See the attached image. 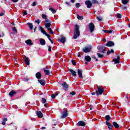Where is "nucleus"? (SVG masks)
<instances>
[{"label": "nucleus", "mask_w": 130, "mask_h": 130, "mask_svg": "<svg viewBox=\"0 0 130 130\" xmlns=\"http://www.w3.org/2000/svg\"><path fill=\"white\" fill-rule=\"evenodd\" d=\"M80 26L78 24L75 25V33L73 36L74 39H77L80 36Z\"/></svg>", "instance_id": "f257e3e1"}, {"label": "nucleus", "mask_w": 130, "mask_h": 130, "mask_svg": "<svg viewBox=\"0 0 130 130\" xmlns=\"http://www.w3.org/2000/svg\"><path fill=\"white\" fill-rule=\"evenodd\" d=\"M104 92V89L101 86H98V90H96L95 93L96 94V96H98L99 95H102Z\"/></svg>", "instance_id": "f03ea898"}, {"label": "nucleus", "mask_w": 130, "mask_h": 130, "mask_svg": "<svg viewBox=\"0 0 130 130\" xmlns=\"http://www.w3.org/2000/svg\"><path fill=\"white\" fill-rule=\"evenodd\" d=\"M68 116L69 113L68 112V110L67 109H63L62 115L61 116V118H66V117H68Z\"/></svg>", "instance_id": "7ed1b4c3"}, {"label": "nucleus", "mask_w": 130, "mask_h": 130, "mask_svg": "<svg viewBox=\"0 0 130 130\" xmlns=\"http://www.w3.org/2000/svg\"><path fill=\"white\" fill-rule=\"evenodd\" d=\"M39 27L40 28V30L41 31L42 33H43L44 35H45L46 36H47L48 39H50V35L47 34V32H46L45 30H43V27H42V26H41V25L39 26Z\"/></svg>", "instance_id": "20e7f679"}, {"label": "nucleus", "mask_w": 130, "mask_h": 130, "mask_svg": "<svg viewBox=\"0 0 130 130\" xmlns=\"http://www.w3.org/2000/svg\"><path fill=\"white\" fill-rule=\"evenodd\" d=\"M91 50L92 46H89L88 47H84V48L82 50V51H83V52L85 53H88V52H90Z\"/></svg>", "instance_id": "39448f33"}, {"label": "nucleus", "mask_w": 130, "mask_h": 130, "mask_svg": "<svg viewBox=\"0 0 130 130\" xmlns=\"http://www.w3.org/2000/svg\"><path fill=\"white\" fill-rule=\"evenodd\" d=\"M85 4L86 6H87V8L88 9H91L92 8V6H93L92 3H91V1H90L89 0L85 1Z\"/></svg>", "instance_id": "423d86ee"}, {"label": "nucleus", "mask_w": 130, "mask_h": 130, "mask_svg": "<svg viewBox=\"0 0 130 130\" xmlns=\"http://www.w3.org/2000/svg\"><path fill=\"white\" fill-rule=\"evenodd\" d=\"M89 28L90 31V33H93V31H94V30H95V25H94V23H89Z\"/></svg>", "instance_id": "0eeeda50"}, {"label": "nucleus", "mask_w": 130, "mask_h": 130, "mask_svg": "<svg viewBox=\"0 0 130 130\" xmlns=\"http://www.w3.org/2000/svg\"><path fill=\"white\" fill-rule=\"evenodd\" d=\"M17 93H18V91L13 90L9 93V95L10 97H14V96L17 94Z\"/></svg>", "instance_id": "6e6552de"}, {"label": "nucleus", "mask_w": 130, "mask_h": 130, "mask_svg": "<svg viewBox=\"0 0 130 130\" xmlns=\"http://www.w3.org/2000/svg\"><path fill=\"white\" fill-rule=\"evenodd\" d=\"M78 75L80 79H83V70L82 69L77 70Z\"/></svg>", "instance_id": "1a4fd4ad"}, {"label": "nucleus", "mask_w": 130, "mask_h": 130, "mask_svg": "<svg viewBox=\"0 0 130 130\" xmlns=\"http://www.w3.org/2000/svg\"><path fill=\"white\" fill-rule=\"evenodd\" d=\"M106 46L108 47H112V46H114V42L109 41L107 42V44H106Z\"/></svg>", "instance_id": "9d476101"}, {"label": "nucleus", "mask_w": 130, "mask_h": 130, "mask_svg": "<svg viewBox=\"0 0 130 130\" xmlns=\"http://www.w3.org/2000/svg\"><path fill=\"white\" fill-rule=\"evenodd\" d=\"M62 86L63 87V89L65 90V91H67L69 89V85L67 84V82H64L62 83Z\"/></svg>", "instance_id": "9b49d317"}, {"label": "nucleus", "mask_w": 130, "mask_h": 130, "mask_svg": "<svg viewBox=\"0 0 130 130\" xmlns=\"http://www.w3.org/2000/svg\"><path fill=\"white\" fill-rule=\"evenodd\" d=\"M106 124L108 126V128H109V130H112L113 125L111 124V123H109L108 121H106Z\"/></svg>", "instance_id": "f8f14e48"}, {"label": "nucleus", "mask_w": 130, "mask_h": 130, "mask_svg": "<svg viewBox=\"0 0 130 130\" xmlns=\"http://www.w3.org/2000/svg\"><path fill=\"white\" fill-rule=\"evenodd\" d=\"M58 41H59L61 43H63V44H64L66 43V38L63 37V36H61V39L58 40Z\"/></svg>", "instance_id": "ddd939ff"}, {"label": "nucleus", "mask_w": 130, "mask_h": 130, "mask_svg": "<svg viewBox=\"0 0 130 130\" xmlns=\"http://www.w3.org/2000/svg\"><path fill=\"white\" fill-rule=\"evenodd\" d=\"M37 116L39 118H42L43 117V114L40 111H37Z\"/></svg>", "instance_id": "4468645a"}, {"label": "nucleus", "mask_w": 130, "mask_h": 130, "mask_svg": "<svg viewBox=\"0 0 130 130\" xmlns=\"http://www.w3.org/2000/svg\"><path fill=\"white\" fill-rule=\"evenodd\" d=\"M77 125L78 126H85V125H86V123L83 121H80L77 123Z\"/></svg>", "instance_id": "2eb2a0df"}, {"label": "nucleus", "mask_w": 130, "mask_h": 130, "mask_svg": "<svg viewBox=\"0 0 130 130\" xmlns=\"http://www.w3.org/2000/svg\"><path fill=\"white\" fill-rule=\"evenodd\" d=\"M84 59L87 62H90V61H91V60L92 59V58H91V57L90 56L86 55V56H85Z\"/></svg>", "instance_id": "dca6fc26"}, {"label": "nucleus", "mask_w": 130, "mask_h": 130, "mask_svg": "<svg viewBox=\"0 0 130 130\" xmlns=\"http://www.w3.org/2000/svg\"><path fill=\"white\" fill-rule=\"evenodd\" d=\"M69 72L71 73L73 77H77V72L76 71H74L73 69H69Z\"/></svg>", "instance_id": "f3484780"}, {"label": "nucleus", "mask_w": 130, "mask_h": 130, "mask_svg": "<svg viewBox=\"0 0 130 130\" xmlns=\"http://www.w3.org/2000/svg\"><path fill=\"white\" fill-rule=\"evenodd\" d=\"M26 58L25 59H23V61L25 62L26 64H27V66H30V60L29 59L28 57H27L26 56H25Z\"/></svg>", "instance_id": "a211bd4d"}, {"label": "nucleus", "mask_w": 130, "mask_h": 130, "mask_svg": "<svg viewBox=\"0 0 130 130\" xmlns=\"http://www.w3.org/2000/svg\"><path fill=\"white\" fill-rule=\"evenodd\" d=\"M40 43L41 45H45L46 44V42L45 41V40L44 39H40Z\"/></svg>", "instance_id": "6ab92c4d"}, {"label": "nucleus", "mask_w": 130, "mask_h": 130, "mask_svg": "<svg viewBox=\"0 0 130 130\" xmlns=\"http://www.w3.org/2000/svg\"><path fill=\"white\" fill-rule=\"evenodd\" d=\"M45 26L47 30L50 29L49 27L51 26V23L50 22H45Z\"/></svg>", "instance_id": "aec40b11"}, {"label": "nucleus", "mask_w": 130, "mask_h": 130, "mask_svg": "<svg viewBox=\"0 0 130 130\" xmlns=\"http://www.w3.org/2000/svg\"><path fill=\"white\" fill-rule=\"evenodd\" d=\"M44 72L47 76H49V75H50V71L49 70H48L47 68H44Z\"/></svg>", "instance_id": "412c9836"}, {"label": "nucleus", "mask_w": 130, "mask_h": 130, "mask_svg": "<svg viewBox=\"0 0 130 130\" xmlns=\"http://www.w3.org/2000/svg\"><path fill=\"white\" fill-rule=\"evenodd\" d=\"M38 81L42 86H45V80L41 79V80H38Z\"/></svg>", "instance_id": "4be33fe9"}, {"label": "nucleus", "mask_w": 130, "mask_h": 130, "mask_svg": "<svg viewBox=\"0 0 130 130\" xmlns=\"http://www.w3.org/2000/svg\"><path fill=\"white\" fill-rule=\"evenodd\" d=\"M36 77L38 79V80H40V79H41V73H37L36 74Z\"/></svg>", "instance_id": "5701e85b"}, {"label": "nucleus", "mask_w": 130, "mask_h": 130, "mask_svg": "<svg viewBox=\"0 0 130 130\" xmlns=\"http://www.w3.org/2000/svg\"><path fill=\"white\" fill-rule=\"evenodd\" d=\"M113 126H114L115 128L117 129L119 128V125L116 122H113Z\"/></svg>", "instance_id": "b1692460"}, {"label": "nucleus", "mask_w": 130, "mask_h": 130, "mask_svg": "<svg viewBox=\"0 0 130 130\" xmlns=\"http://www.w3.org/2000/svg\"><path fill=\"white\" fill-rule=\"evenodd\" d=\"M25 43L27 44V45H32V40L28 39L25 41Z\"/></svg>", "instance_id": "393cba45"}, {"label": "nucleus", "mask_w": 130, "mask_h": 130, "mask_svg": "<svg viewBox=\"0 0 130 130\" xmlns=\"http://www.w3.org/2000/svg\"><path fill=\"white\" fill-rule=\"evenodd\" d=\"M105 119L106 120V121H109V120H110L111 119V117H110V115H107L106 116H105Z\"/></svg>", "instance_id": "a878e982"}, {"label": "nucleus", "mask_w": 130, "mask_h": 130, "mask_svg": "<svg viewBox=\"0 0 130 130\" xmlns=\"http://www.w3.org/2000/svg\"><path fill=\"white\" fill-rule=\"evenodd\" d=\"M100 52H101V53H105V47L104 46H101V50H100Z\"/></svg>", "instance_id": "bb28decb"}, {"label": "nucleus", "mask_w": 130, "mask_h": 130, "mask_svg": "<svg viewBox=\"0 0 130 130\" xmlns=\"http://www.w3.org/2000/svg\"><path fill=\"white\" fill-rule=\"evenodd\" d=\"M113 61L115 63V64H117L120 62V60L116 58L113 59Z\"/></svg>", "instance_id": "cd10ccee"}, {"label": "nucleus", "mask_w": 130, "mask_h": 130, "mask_svg": "<svg viewBox=\"0 0 130 130\" xmlns=\"http://www.w3.org/2000/svg\"><path fill=\"white\" fill-rule=\"evenodd\" d=\"M27 24L28 25L30 30H33V24L31 23L28 22Z\"/></svg>", "instance_id": "c85d7f7f"}, {"label": "nucleus", "mask_w": 130, "mask_h": 130, "mask_svg": "<svg viewBox=\"0 0 130 130\" xmlns=\"http://www.w3.org/2000/svg\"><path fill=\"white\" fill-rule=\"evenodd\" d=\"M111 53H114V50L113 49H111V50H108L107 52V54L108 55H110Z\"/></svg>", "instance_id": "c756f323"}, {"label": "nucleus", "mask_w": 130, "mask_h": 130, "mask_svg": "<svg viewBox=\"0 0 130 130\" xmlns=\"http://www.w3.org/2000/svg\"><path fill=\"white\" fill-rule=\"evenodd\" d=\"M103 31L105 33H109V34H110L111 33H112V32H113V30H104Z\"/></svg>", "instance_id": "7c9ffc66"}, {"label": "nucleus", "mask_w": 130, "mask_h": 130, "mask_svg": "<svg viewBox=\"0 0 130 130\" xmlns=\"http://www.w3.org/2000/svg\"><path fill=\"white\" fill-rule=\"evenodd\" d=\"M91 58L93 59V61H98V59L94 55H92Z\"/></svg>", "instance_id": "2f4dec72"}, {"label": "nucleus", "mask_w": 130, "mask_h": 130, "mask_svg": "<svg viewBox=\"0 0 130 130\" xmlns=\"http://www.w3.org/2000/svg\"><path fill=\"white\" fill-rule=\"evenodd\" d=\"M49 11H51L52 14H55V13H56V10L53 9L52 8H49Z\"/></svg>", "instance_id": "473e14b6"}, {"label": "nucleus", "mask_w": 130, "mask_h": 130, "mask_svg": "<svg viewBox=\"0 0 130 130\" xmlns=\"http://www.w3.org/2000/svg\"><path fill=\"white\" fill-rule=\"evenodd\" d=\"M48 30L49 31V34H51L52 35H53V34H54V32H53L52 29H51V28H48Z\"/></svg>", "instance_id": "72a5a7b5"}, {"label": "nucleus", "mask_w": 130, "mask_h": 130, "mask_svg": "<svg viewBox=\"0 0 130 130\" xmlns=\"http://www.w3.org/2000/svg\"><path fill=\"white\" fill-rule=\"evenodd\" d=\"M127 3H128V0H122L123 5H127Z\"/></svg>", "instance_id": "f704fd0d"}, {"label": "nucleus", "mask_w": 130, "mask_h": 130, "mask_svg": "<svg viewBox=\"0 0 130 130\" xmlns=\"http://www.w3.org/2000/svg\"><path fill=\"white\" fill-rule=\"evenodd\" d=\"M97 55L100 58H102L104 56V55L101 54L99 53H97Z\"/></svg>", "instance_id": "c9c22d12"}, {"label": "nucleus", "mask_w": 130, "mask_h": 130, "mask_svg": "<svg viewBox=\"0 0 130 130\" xmlns=\"http://www.w3.org/2000/svg\"><path fill=\"white\" fill-rule=\"evenodd\" d=\"M91 2V4H99V2L97 0H92Z\"/></svg>", "instance_id": "e433bc0d"}, {"label": "nucleus", "mask_w": 130, "mask_h": 130, "mask_svg": "<svg viewBox=\"0 0 130 130\" xmlns=\"http://www.w3.org/2000/svg\"><path fill=\"white\" fill-rule=\"evenodd\" d=\"M77 19L78 20H83V19H84V17H83V16H81L79 15H77Z\"/></svg>", "instance_id": "4c0bfd02"}, {"label": "nucleus", "mask_w": 130, "mask_h": 130, "mask_svg": "<svg viewBox=\"0 0 130 130\" xmlns=\"http://www.w3.org/2000/svg\"><path fill=\"white\" fill-rule=\"evenodd\" d=\"M71 62L73 66H76V64H77V62H76V61L74 59L71 60Z\"/></svg>", "instance_id": "58836bf2"}, {"label": "nucleus", "mask_w": 130, "mask_h": 130, "mask_svg": "<svg viewBox=\"0 0 130 130\" xmlns=\"http://www.w3.org/2000/svg\"><path fill=\"white\" fill-rule=\"evenodd\" d=\"M121 17H122V15L121 14H119V13H117V18L118 19H121Z\"/></svg>", "instance_id": "ea45409f"}, {"label": "nucleus", "mask_w": 130, "mask_h": 130, "mask_svg": "<svg viewBox=\"0 0 130 130\" xmlns=\"http://www.w3.org/2000/svg\"><path fill=\"white\" fill-rule=\"evenodd\" d=\"M42 103H43V104L46 103V99H45V98H42Z\"/></svg>", "instance_id": "a19ab883"}, {"label": "nucleus", "mask_w": 130, "mask_h": 130, "mask_svg": "<svg viewBox=\"0 0 130 130\" xmlns=\"http://www.w3.org/2000/svg\"><path fill=\"white\" fill-rule=\"evenodd\" d=\"M76 8L77 9L81 7V4L80 3H76L75 5Z\"/></svg>", "instance_id": "79ce46f5"}, {"label": "nucleus", "mask_w": 130, "mask_h": 130, "mask_svg": "<svg viewBox=\"0 0 130 130\" xmlns=\"http://www.w3.org/2000/svg\"><path fill=\"white\" fill-rule=\"evenodd\" d=\"M70 94L72 95V96H75V95H76V91H73L70 92Z\"/></svg>", "instance_id": "37998d69"}, {"label": "nucleus", "mask_w": 130, "mask_h": 130, "mask_svg": "<svg viewBox=\"0 0 130 130\" xmlns=\"http://www.w3.org/2000/svg\"><path fill=\"white\" fill-rule=\"evenodd\" d=\"M42 17L43 19H44L45 20L47 18V16H46V15L45 14H42Z\"/></svg>", "instance_id": "c03bdc74"}, {"label": "nucleus", "mask_w": 130, "mask_h": 130, "mask_svg": "<svg viewBox=\"0 0 130 130\" xmlns=\"http://www.w3.org/2000/svg\"><path fill=\"white\" fill-rule=\"evenodd\" d=\"M97 20H98V21H99L100 22H101V21H102L103 19L102 17H96Z\"/></svg>", "instance_id": "a18cd8bd"}, {"label": "nucleus", "mask_w": 130, "mask_h": 130, "mask_svg": "<svg viewBox=\"0 0 130 130\" xmlns=\"http://www.w3.org/2000/svg\"><path fill=\"white\" fill-rule=\"evenodd\" d=\"M12 30H13V31H14V32H16V33H17V32H18V30H17L16 29L15 27H12Z\"/></svg>", "instance_id": "49530a36"}, {"label": "nucleus", "mask_w": 130, "mask_h": 130, "mask_svg": "<svg viewBox=\"0 0 130 130\" xmlns=\"http://www.w3.org/2000/svg\"><path fill=\"white\" fill-rule=\"evenodd\" d=\"M66 4L68 6V7H72V4H70V3L66 2Z\"/></svg>", "instance_id": "de8ad7c7"}, {"label": "nucleus", "mask_w": 130, "mask_h": 130, "mask_svg": "<svg viewBox=\"0 0 130 130\" xmlns=\"http://www.w3.org/2000/svg\"><path fill=\"white\" fill-rule=\"evenodd\" d=\"M35 23H37V24H39L40 23V19H38L35 21Z\"/></svg>", "instance_id": "09e8293b"}, {"label": "nucleus", "mask_w": 130, "mask_h": 130, "mask_svg": "<svg viewBox=\"0 0 130 130\" xmlns=\"http://www.w3.org/2000/svg\"><path fill=\"white\" fill-rule=\"evenodd\" d=\"M29 80H30V78H24V82H28V81H29Z\"/></svg>", "instance_id": "8fccbe9b"}, {"label": "nucleus", "mask_w": 130, "mask_h": 130, "mask_svg": "<svg viewBox=\"0 0 130 130\" xmlns=\"http://www.w3.org/2000/svg\"><path fill=\"white\" fill-rule=\"evenodd\" d=\"M55 97H56V96H55V95L54 94H52L51 95V98H52V99H55Z\"/></svg>", "instance_id": "3c124183"}, {"label": "nucleus", "mask_w": 130, "mask_h": 130, "mask_svg": "<svg viewBox=\"0 0 130 130\" xmlns=\"http://www.w3.org/2000/svg\"><path fill=\"white\" fill-rule=\"evenodd\" d=\"M121 9H122V10H126V6H122Z\"/></svg>", "instance_id": "603ef678"}, {"label": "nucleus", "mask_w": 130, "mask_h": 130, "mask_svg": "<svg viewBox=\"0 0 130 130\" xmlns=\"http://www.w3.org/2000/svg\"><path fill=\"white\" fill-rule=\"evenodd\" d=\"M48 51L49 52L51 51V46H48Z\"/></svg>", "instance_id": "864d4df0"}, {"label": "nucleus", "mask_w": 130, "mask_h": 130, "mask_svg": "<svg viewBox=\"0 0 130 130\" xmlns=\"http://www.w3.org/2000/svg\"><path fill=\"white\" fill-rule=\"evenodd\" d=\"M12 3H18L19 2V0H11Z\"/></svg>", "instance_id": "5fc2aeb1"}, {"label": "nucleus", "mask_w": 130, "mask_h": 130, "mask_svg": "<svg viewBox=\"0 0 130 130\" xmlns=\"http://www.w3.org/2000/svg\"><path fill=\"white\" fill-rule=\"evenodd\" d=\"M116 59H118V60H120V56L119 55H117Z\"/></svg>", "instance_id": "6e6d98bb"}, {"label": "nucleus", "mask_w": 130, "mask_h": 130, "mask_svg": "<svg viewBox=\"0 0 130 130\" xmlns=\"http://www.w3.org/2000/svg\"><path fill=\"white\" fill-rule=\"evenodd\" d=\"M45 23H49V20L47 19V18L45 19Z\"/></svg>", "instance_id": "4d7b16f0"}, {"label": "nucleus", "mask_w": 130, "mask_h": 130, "mask_svg": "<svg viewBox=\"0 0 130 130\" xmlns=\"http://www.w3.org/2000/svg\"><path fill=\"white\" fill-rule=\"evenodd\" d=\"M70 2L72 3V4H74L75 2H76V0H71Z\"/></svg>", "instance_id": "13d9d810"}, {"label": "nucleus", "mask_w": 130, "mask_h": 130, "mask_svg": "<svg viewBox=\"0 0 130 130\" xmlns=\"http://www.w3.org/2000/svg\"><path fill=\"white\" fill-rule=\"evenodd\" d=\"M3 16H5V14L4 13H0V17H3Z\"/></svg>", "instance_id": "bf43d9fd"}, {"label": "nucleus", "mask_w": 130, "mask_h": 130, "mask_svg": "<svg viewBox=\"0 0 130 130\" xmlns=\"http://www.w3.org/2000/svg\"><path fill=\"white\" fill-rule=\"evenodd\" d=\"M3 121H5V122H6V121H8V118H4V119H3Z\"/></svg>", "instance_id": "052dcab7"}, {"label": "nucleus", "mask_w": 130, "mask_h": 130, "mask_svg": "<svg viewBox=\"0 0 130 130\" xmlns=\"http://www.w3.org/2000/svg\"><path fill=\"white\" fill-rule=\"evenodd\" d=\"M35 6H36V2H35L32 3V6L35 7Z\"/></svg>", "instance_id": "680f3d73"}, {"label": "nucleus", "mask_w": 130, "mask_h": 130, "mask_svg": "<svg viewBox=\"0 0 130 130\" xmlns=\"http://www.w3.org/2000/svg\"><path fill=\"white\" fill-rule=\"evenodd\" d=\"M2 124H3V125H6V122H5V121H3L2 123Z\"/></svg>", "instance_id": "e2e57ef3"}, {"label": "nucleus", "mask_w": 130, "mask_h": 130, "mask_svg": "<svg viewBox=\"0 0 130 130\" xmlns=\"http://www.w3.org/2000/svg\"><path fill=\"white\" fill-rule=\"evenodd\" d=\"M49 41L51 42V43L52 44H53V41H52V40H51V39H49Z\"/></svg>", "instance_id": "0e129e2a"}, {"label": "nucleus", "mask_w": 130, "mask_h": 130, "mask_svg": "<svg viewBox=\"0 0 130 130\" xmlns=\"http://www.w3.org/2000/svg\"><path fill=\"white\" fill-rule=\"evenodd\" d=\"M27 14V12H23V16H26Z\"/></svg>", "instance_id": "69168bd1"}, {"label": "nucleus", "mask_w": 130, "mask_h": 130, "mask_svg": "<svg viewBox=\"0 0 130 130\" xmlns=\"http://www.w3.org/2000/svg\"><path fill=\"white\" fill-rule=\"evenodd\" d=\"M41 129H42V130L46 129V127H42L41 128Z\"/></svg>", "instance_id": "338daca9"}, {"label": "nucleus", "mask_w": 130, "mask_h": 130, "mask_svg": "<svg viewBox=\"0 0 130 130\" xmlns=\"http://www.w3.org/2000/svg\"><path fill=\"white\" fill-rule=\"evenodd\" d=\"M97 48L98 50H100L101 49V46H98Z\"/></svg>", "instance_id": "774afa93"}]
</instances>
